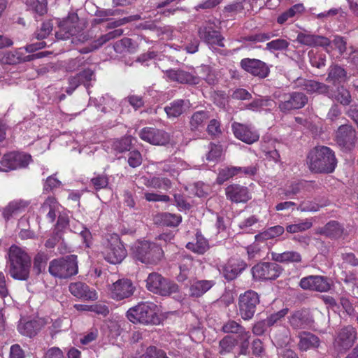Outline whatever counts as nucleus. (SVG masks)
Segmentation results:
<instances>
[{
	"label": "nucleus",
	"mask_w": 358,
	"mask_h": 358,
	"mask_svg": "<svg viewBox=\"0 0 358 358\" xmlns=\"http://www.w3.org/2000/svg\"><path fill=\"white\" fill-rule=\"evenodd\" d=\"M185 247L194 253L203 255L209 250L210 244L208 240L200 231H197L195 234L194 240L188 242Z\"/></svg>",
	"instance_id": "obj_28"
},
{
	"label": "nucleus",
	"mask_w": 358,
	"mask_h": 358,
	"mask_svg": "<svg viewBox=\"0 0 358 358\" xmlns=\"http://www.w3.org/2000/svg\"><path fill=\"white\" fill-rule=\"evenodd\" d=\"M310 170L315 173H331L336 165V158H310L307 162Z\"/></svg>",
	"instance_id": "obj_25"
},
{
	"label": "nucleus",
	"mask_w": 358,
	"mask_h": 358,
	"mask_svg": "<svg viewBox=\"0 0 358 358\" xmlns=\"http://www.w3.org/2000/svg\"><path fill=\"white\" fill-rule=\"evenodd\" d=\"M145 358H168V357L162 350H158L154 346H150L147 348Z\"/></svg>",
	"instance_id": "obj_64"
},
{
	"label": "nucleus",
	"mask_w": 358,
	"mask_h": 358,
	"mask_svg": "<svg viewBox=\"0 0 358 358\" xmlns=\"http://www.w3.org/2000/svg\"><path fill=\"white\" fill-rule=\"evenodd\" d=\"M298 86L308 94H317L334 98V92L331 87L323 83L313 80L299 78L297 80Z\"/></svg>",
	"instance_id": "obj_14"
},
{
	"label": "nucleus",
	"mask_w": 358,
	"mask_h": 358,
	"mask_svg": "<svg viewBox=\"0 0 358 358\" xmlns=\"http://www.w3.org/2000/svg\"><path fill=\"white\" fill-rule=\"evenodd\" d=\"M259 220L255 215H251L240 222L238 227L241 229L246 232H250L252 227L258 222Z\"/></svg>",
	"instance_id": "obj_60"
},
{
	"label": "nucleus",
	"mask_w": 358,
	"mask_h": 358,
	"mask_svg": "<svg viewBox=\"0 0 358 358\" xmlns=\"http://www.w3.org/2000/svg\"><path fill=\"white\" fill-rule=\"evenodd\" d=\"M304 10L303 4L299 3L292 6L287 10L282 13L277 18L278 24H284L288 19L293 17L298 13H301Z\"/></svg>",
	"instance_id": "obj_45"
},
{
	"label": "nucleus",
	"mask_w": 358,
	"mask_h": 358,
	"mask_svg": "<svg viewBox=\"0 0 358 358\" xmlns=\"http://www.w3.org/2000/svg\"><path fill=\"white\" fill-rule=\"evenodd\" d=\"M246 267L247 264L243 260L231 258L225 264L221 266L219 271L226 280H232L236 278Z\"/></svg>",
	"instance_id": "obj_20"
},
{
	"label": "nucleus",
	"mask_w": 358,
	"mask_h": 358,
	"mask_svg": "<svg viewBox=\"0 0 358 358\" xmlns=\"http://www.w3.org/2000/svg\"><path fill=\"white\" fill-rule=\"evenodd\" d=\"M289 323L294 329H303L306 325V319L303 313L298 310L290 316Z\"/></svg>",
	"instance_id": "obj_53"
},
{
	"label": "nucleus",
	"mask_w": 358,
	"mask_h": 358,
	"mask_svg": "<svg viewBox=\"0 0 358 358\" xmlns=\"http://www.w3.org/2000/svg\"><path fill=\"white\" fill-rule=\"evenodd\" d=\"M231 129L235 137L245 143L252 144L259 138V134L251 124L234 122Z\"/></svg>",
	"instance_id": "obj_13"
},
{
	"label": "nucleus",
	"mask_w": 358,
	"mask_h": 358,
	"mask_svg": "<svg viewBox=\"0 0 358 358\" xmlns=\"http://www.w3.org/2000/svg\"><path fill=\"white\" fill-rule=\"evenodd\" d=\"M91 183L95 190L99 191L108 187L109 178L105 174H98L91 179Z\"/></svg>",
	"instance_id": "obj_56"
},
{
	"label": "nucleus",
	"mask_w": 358,
	"mask_h": 358,
	"mask_svg": "<svg viewBox=\"0 0 358 358\" xmlns=\"http://www.w3.org/2000/svg\"><path fill=\"white\" fill-rule=\"evenodd\" d=\"M198 34L200 38L210 48L224 46V37L220 31L215 30L211 27L202 26L199 27Z\"/></svg>",
	"instance_id": "obj_23"
},
{
	"label": "nucleus",
	"mask_w": 358,
	"mask_h": 358,
	"mask_svg": "<svg viewBox=\"0 0 358 358\" xmlns=\"http://www.w3.org/2000/svg\"><path fill=\"white\" fill-rule=\"evenodd\" d=\"M241 66L248 73L260 78L267 77L270 73L268 65L257 59L245 58L241 61Z\"/></svg>",
	"instance_id": "obj_19"
},
{
	"label": "nucleus",
	"mask_w": 358,
	"mask_h": 358,
	"mask_svg": "<svg viewBox=\"0 0 358 358\" xmlns=\"http://www.w3.org/2000/svg\"><path fill=\"white\" fill-rule=\"evenodd\" d=\"M227 199L234 203H246L251 199L248 189L237 184L229 185L225 189Z\"/></svg>",
	"instance_id": "obj_26"
},
{
	"label": "nucleus",
	"mask_w": 358,
	"mask_h": 358,
	"mask_svg": "<svg viewBox=\"0 0 358 358\" xmlns=\"http://www.w3.org/2000/svg\"><path fill=\"white\" fill-rule=\"evenodd\" d=\"M69 290L75 297L85 301H94L98 298L97 293L83 282H71Z\"/></svg>",
	"instance_id": "obj_24"
},
{
	"label": "nucleus",
	"mask_w": 358,
	"mask_h": 358,
	"mask_svg": "<svg viewBox=\"0 0 358 358\" xmlns=\"http://www.w3.org/2000/svg\"><path fill=\"white\" fill-rule=\"evenodd\" d=\"M193 266V259L189 256H183L179 264L180 273L177 277L179 282L186 280Z\"/></svg>",
	"instance_id": "obj_42"
},
{
	"label": "nucleus",
	"mask_w": 358,
	"mask_h": 358,
	"mask_svg": "<svg viewBox=\"0 0 358 358\" xmlns=\"http://www.w3.org/2000/svg\"><path fill=\"white\" fill-rule=\"evenodd\" d=\"M169 81L176 82L180 84L196 85L199 84L201 77L194 71H188L181 69H171L164 71Z\"/></svg>",
	"instance_id": "obj_12"
},
{
	"label": "nucleus",
	"mask_w": 358,
	"mask_h": 358,
	"mask_svg": "<svg viewBox=\"0 0 358 358\" xmlns=\"http://www.w3.org/2000/svg\"><path fill=\"white\" fill-rule=\"evenodd\" d=\"M281 271V267L273 262L259 263L252 268L253 278L259 280H274L279 277Z\"/></svg>",
	"instance_id": "obj_11"
},
{
	"label": "nucleus",
	"mask_w": 358,
	"mask_h": 358,
	"mask_svg": "<svg viewBox=\"0 0 358 358\" xmlns=\"http://www.w3.org/2000/svg\"><path fill=\"white\" fill-rule=\"evenodd\" d=\"M31 162V158H0V171L26 168Z\"/></svg>",
	"instance_id": "obj_29"
},
{
	"label": "nucleus",
	"mask_w": 358,
	"mask_h": 358,
	"mask_svg": "<svg viewBox=\"0 0 358 358\" xmlns=\"http://www.w3.org/2000/svg\"><path fill=\"white\" fill-rule=\"evenodd\" d=\"M6 263L8 274L12 278L22 281L29 278L31 257L22 248L11 245L7 253Z\"/></svg>",
	"instance_id": "obj_1"
},
{
	"label": "nucleus",
	"mask_w": 358,
	"mask_h": 358,
	"mask_svg": "<svg viewBox=\"0 0 358 358\" xmlns=\"http://www.w3.org/2000/svg\"><path fill=\"white\" fill-rule=\"evenodd\" d=\"M44 52L25 55L22 48L0 52V63L3 65L15 66L35 60L44 57Z\"/></svg>",
	"instance_id": "obj_8"
},
{
	"label": "nucleus",
	"mask_w": 358,
	"mask_h": 358,
	"mask_svg": "<svg viewBox=\"0 0 358 358\" xmlns=\"http://www.w3.org/2000/svg\"><path fill=\"white\" fill-rule=\"evenodd\" d=\"M143 184L149 188L160 189L165 191L172 187L171 181L169 178L155 176L143 178Z\"/></svg>",
	"instance_id": "obj_35"
},
{
	"label": "nucleus",
	"mask_w": 358,
	"mask_h": 358,
	"mask_svg": "<svg viewBox=\"0 0 358 358\" xmlns=\"http://www.w3.org/2000/svg\"><path fill=\"white\" fill-rule=\"evenodd\" d=\"M236 345V340L231 336H224L219 343V352L226 355L231 352Z\"/></svg>",
	"instance_id": "obj_50"
},
{
	"label": "nucleus",
	"mask_w": 358,
	"mask_h": 358,
	"mask_svg": "<svg viewBox=\"0 0 358 358\" xmlns=\"http://www.w3.org/2000/svg\"><path fill=\"white\" fill-rule=\"evenodd\" d=\"M357 339L356 329L352 326H347L341 329L334 341V347L339 351L350 349Z\"/></svg>",
	"instance_id": "obj_16"
},
{
	"label": "nucleus",
	"mask_w": 358,
	"mask_h": 358,
	"mask_svg": "<svg viewBox=\"0 0 358 358\" xmlns=\"http://www.w3.org/2000/svg\"><path fill=\"white\" fill-rule=\"evenodd\" d=\"M162 222L167 227H177L182 221L180 215L169 213H163L161 215Z\"/></svg>",
	"instance_id": "obj_54"
},
{
	"label": "nucleus",
	"mask_w": 358,
	"mask_h": 358,
	"mask_svg": "<svg viewBox=\"0 0 358 358\" xmlns=\"http://www.w3.org/2000/svg\"><path fill=\"white\" fill-rule=\"evenodd\" d=\"M94 80L95 76L94 71L90 69H85L82 72L69 78V87L66 90V92L71 95L80 85H83L87 90H89L92 86V82Z\"/></svg>",
	"instance_id": "obj_17"
},
{
	"label": "nucleus",
	"mask_w": 358,
	"mask_h": 358,
	"mask_svg": "<svg viewBox=\"0 0 358 358\" xmlns=\"http://www.w3.org/2000/svg\"><path fill=\"white\" fill-rule=\"evenodd\" d=\"M25 3L29 9L41 16L45 15L48 11L47 0H26Z\"/></svg>",
	"instance_id": "obj_48"
},
{
	"label": "nucleus",
	"mask_w": 358,
	"mask_h": 358,
	"mask_svg": "<svg viewBox=\"0 0 358 358\" xmlns=\"http://www.w3.org/2000/svg\"><path fill=\"white\" fill-rule=\"evenodd\" d=\"M273 32H258L242 37L241 41L245 42L262 43L275 36Z\"/></svg>",
	"instance_id": "obj_46"
},
{
	"label": "nucleus",
	"mask_w": 358,
	"mask_h": 358,
	"mask_svg": "<svg viewBox=\"0 0 358 358\" xmlns=\"http://www.w3.org/2000/svg\"><path fill=\"white\" fill-rule=\"evenodd\" d=\"M146 288L162 296H169L178 292V285L164 278L161 274L153 272L148 275L146 279Z\"/></svg>",
	"instance_id": "obj_5"
},
{
	"label": "nucleus",
	"mask_w": 358,
	"mask_h": 358,
	"mask_svg": "<svg viewBox=\"0 0 358 358\" xmlns=\"http://www.w3.org/2000/svg\"><path fill=\"white\" fill-rule=\"evenodd\" d=\"M140 138L152 145H162L169 141V135L165 131L155 127H145L139 132Z\"/></svg>",
	"instance_id": "obj_18"
},
{
	"label": "nucleus",
	"mask_w": 358,
	"mask_h": 358,
	"mask_svg": "<svg viewBox=\"0 0 358 358\" xmlns=\"http://www.w3.org/2000/svg\"><path fill=\"white\" fill-rule=\"evenodd\" d=\"M348 80L346 71L338 64L331 65L328 69V75L326 80L334 85L345 83Z\"/></svg>",
	"instance_id": "obj_32"
},
{
	"label": "nucleus",
	"mask_w": 358,
	"mask_h": 358,
	"mask_svg": "<svg viewBox=\"0 0 358 358\" xmlns=\"http://www.w3.org/2000/svg\"><path fill=\"white\" fill-rule=\"evenodd\" d=\"M298 337L299 338L298 346L301 351L316 349L320 346L319 338L312 333L303 331L299 334Z\"/></svg>",
	"instance_id": "obj_30"
},
{
	"label": "nucleus",
	"mask_w": 358,
	"mask_h": 358,
	"mask_svg": "<svg viewBox=\"0 0 358 358\" xmlns=\"http://www.w3.org/2000/svg\"><path fill=\"white\" fill-rule=\"evenodd\" d=\"M40 324L36 320H29L27 322L20 321L17 329L19 332L28 337L34 336L40 330Z\"/></svg>",
	"instance_id": "obj_40"
},
{
	"label": "nucleus",
	"mask_w": 358,
	"mask_h": 358,
	"mask_svg": "<svg viewBox=\"0 0 358 358\" xmlns=\"http://www.w3.org/2000/svg\"><path fill=\"white\" fill-rule=\"evenodd\" d=\"M60 205L53 196H48L41 207L42 213H47V217L50 222H53L57 217V212L59 210Z\"/></svg>",
	"instance_id": "obj_33"
},
{
	"label": "nucleus",
	"mask_w": 358,
	"mask_h": 358,
	"mask_svg": "<svg viewBox=\"0 0 358 358\" xmlns=\"http://www.w3.org/2000/svg\"><path fill=\"white\" fill-rule=\"evenodd\" d=\"M29 205V201L25 200H15L9 203L3 211V216L6 220H8L13 214L18 213Z\"/></svg>",
	"instance_id": "obj_38"
},
{
	"label": "nucleus",
	"mask_w": 358,
	"mask_h": 358,
	"mask_svg": "<svg viewBox=\"0 0 358 358\" xmlns=\"http://www.w3.org/2000/svg\"><path fill=\"white\" fill-rule=\"evenodd\" d=\"M134 257L145 264H157L163 257L162 248L155 243L138 241L134 248Z\"/></svg>",
	"instance_id": "obj_3"
},
{
	"label": "nucleus",
	"mask_w": 358,
	"mask_h": 358,
	"mask_svg": "<svg viewBox=\"0 0 358 358\" xmlns=\"http://www.w3.org/2000/svg\"><path fill=\"white\" fill-rule=\"evenodd\" d=\"M48 271L51 275L61 279L76 275L78 272L77 256L71 255L52 260Z\"/></svg>",
	"instance_id": "obj_4"
},
{
	"label": "nucleus",
	"mask_w": 358,
	"mask_h": 358,
	"mask_svg": "<svg viewBox=\"0 0 358 358\" xmlns=\"http://www.w3.org/2000/svg\"><path fill=\"white\" fill-rule=\"evenodd\" d=\"M285 231L283 227L276 225L269 227L264 231L255 236L256 242H264L269 239H273L281 236Z\"/></svg>",
	"instance_id": "obj_39"
},
{
	"label": "nucleus",
	"mask_w": 358,
	"mask_h": 358,
	"mask_svg": "<svg viewBox=\"0 0 358 358\" xmlns=\"http://www.w3.org/2000/svg\"><path fill=\"white\" fill-rule=\"evenodd\" d=\"M272 257L275 262L284 264L301 263L302 261L301 254L292 250L282 253H273Z\"/></svg>",
	"instance_id": "obj_37"
},
{
	"label": "nucleus",
	"mask_w": 358,
	"mask_h": 358,
	"mask_svg": "<svg viewBox=\"0 0 358 358\" xmlns=\"http://www.w3.org/2000/svg\"><path fill=\"white\" fill-rule=\"evenodd\" d=\"M336 142L343 151L355 148L357 142L356 131L351 125H341L336 132Z\"/></svg>",
	"instance_id": "obj_10"
},
{
	"label": "nucleus",
	"mask_w": 358,
	"mask_h": 358,
	"mask_svg": "<svg viewBox=\"0 0 358 358\" xmlns=\"http://www.w3.org/2000/svg\"><path fill=\"white\" fill-rule=\"evenodd\" d=\"M185 101L177 99L169 103L164 108V110L169 117H179L184 112Z\"/></svg>",
	"instance_id": "obj_44"
},
{
	"label": "nucleus",
	"mask_w": 358,
	"mask_h": 358,
	"mask_svg": "<svg viewBox=\"0 0 358 358\" xmlns=\"http://www.w3.org/2000/svg\"><path fill=\"white\" fill-rule=\"evenodd\" d=\"M307 157H335V153L327 146L317 145L310 150Z\"/></svg>",
	"instance_id": "obj_52"
},
{
	"label": "nucleus",
	"mask_w": 358,
	"mask_h": 358,
	"mask_svg": "<svg viewBox=\"0 0 358 358\" xmlns=\"http://www.w3.org/2000/svg\"><path fill=\"white\" fill-rule=\"evenodd\" d=\"M135 287L129 279H120L112 285L110 295L113 299L122 300L133 295Z\"/></svg>",
	"instance_id": "obj_21"
},
{
	"label": "nucleus",
	"mask_w": 358,
	"mask_h": 358,
	"mask_svg": "<svg viewBox=\"0 0 358 358\" xmlns=\"http://www.w3.org/2000/svg\"><path fill=\"white\" fill-rule=\"evenodd\" d=\"M296 41L302 45L310 47H327L330 45V41L327 37L304 33H299L297 36Z\"/></svg>",
	"instance_id": "obj_27"
},
{
	"label": "nucleus",
	"mask_w": 358,
	"mask_h": 358,
	"mask_svg": "<svg viewBox=\"0 0 358 358\" xmlns=\"http://www.w3.org/2000/svg\"><path fill=\"white\" fill-rule=\"evenodd\" d=\"M222 331L226 334H238L240 337H250V333L238 322L233 320H229L224 323Z\"/></svg>",
	"instance_id": "obj_36"
},
{
	"label": "nucleus",
	"mask_w": 358,
	"mask_h": 358,
	"mask_svg": "<svg viewBox=\"0 0 358 358\" xmlns=\"http://www.w3.org/2000/svg\"><path fill=\"white\" fill-rule=\"evenodd\" d=\"M303 187L304 182L303 181L292 182L289 186L282 190V194H283L282 199L294 198Z\"/></svg>",
	"instance_id": "obj_47"
},
{
	"label": "nucleus",
	"mask_w": 358,
	"mask_h": 358,
	"mask_svg": "<svg viewBox=\"0 0 358 358\" xmlns=\"http://www.w3.org/2000/svg\"><path fill=\"white\" fill-rule=\"evenodd\" d=\"M128 320L134 324H157L159 317L157 306L151 302H141L130 308L127 312Z\"/></svg>",
	"instance_id": "obj_2"
},
{
	"label": "nucleus",
	"mask_w": 358,
	"mask_h": 358,
	"mask_svg": "<svg viewBox=\"0 0 358 358\" xmlns=\"http://www.w3.org/2000/svg\"><path fill=\"white\" fill-rule=\"evenodd\" d=\"M259 296L253 290H248L239 295L237 314L245 321L250 320L259 303Z\"/></svg>",
	"instance_id": "obj_6"
},
{
	"label": "nucleus",
	"mask_w": 358,
	"mask_h": 358,
	"mask_svg": "<svg viewBox=\"0 0 358 358\" xmlns=\"http://www.w3.org/2000/svg\"><path fill=\"white\" fill-rule=\"evenodd\" d=\"M289 45V42L283 38H277L268 42L266 45L265 50L273 52L274 51L286 50Z\"/></svg>",
	"instance_id": "obj_51"
},
{
	"label": "nucleus",
	"mask_w": 358,
	"mask_h": 358,
	"mask_svg": "<svg viewBox=\"0 0 358 358\" xmlns=\"http://www.w3.org/2000/svg\"><path fill=\"white\" fill-rule=\"evenodd\" d=\"M308 96L300 92H293L283 96V100L280 101L279 110L283 113H288L293 110L303 108L308 103Z\"/></svg>",
	"instance_id": "obj_9"
},
{
	"label": "nucleus",
	"mask_w": 358,
	"mask_h": 358,
	"mask_svg": "<svg viewBox=\"0 0 358 358\" xmlns=\"http://www.w3.org/2000/svg\"><path fill=\"white\" fill-rule=\"evenodd\" d=\"M337 94L334 93V98L332 99L338 101L342 105H349L351 102V96L350 92L343 87H338L337 88Z\"/></svg>",
	"instance_id": "obj_55"
},
{
	"label": "nucleus",
	"mask_w": 358,
	"mask_h": 358,
	"mask_svg": "<svg viewBox=\"0 0 358 358\" xmlns=\"http://www.w3.org/2000/svg\"><path fill=\"white\" fill-rule=\"evenodd\" d=\"M123 34L122 29H115L112 31H110L106 34L101 36L96 40H94L89 48H85L81 51L83 53H87L92 52L93 50H97L103 45L105 43L108 42L109 41L120 37Z\"/></svg>",
	"instance_id": "obj_31"
},
{
	"label": "nucleus",
	"mask_w": 358,
	"mask_h": 358,
	"mask_svg": "<svg viewBox=\"0 0 358 358\" xmlns=\"http://www.w3.org/2000/svg\"><path fill=\"white\" fill-rule=\"evenodd\" d=\"M48 257L43 252H38L34 258L33 271L36 275H39L45 268Z\"/></svg>",
	"instance_id": "obj_49"
},
{
	"label": "nucleus",
	"mask_w": 358,
	"mask_h": 358,
	"mask_svg": "<svg viewBox=\"0 0 358 358\" xmlns=\"http://www.w3.org/2000/svg\"><path fill=\"white\" fill-rule=\"evenodd\" d=\"M123 13L122 10L116 9H102L99 10L96 12V15L100 17L99 21L103 22L106 21L111 16H115L117 15H120Z\"/></svg>",
	"instance_id": "obj_59"
},
{
	"label": "nucleus",
	"mask_w": 358,
	"mask_h": 358,
	"mask_svg": "<svg viewBox=\"0 0 358 358\" xmlns=\"http://www.w3.org/2000/svg\"><path fill=\"white\" fill-rule=\"evenodd\" d=\"M343 233V227L336 221H330L325 224L322 234L330 238H338Z\"/></svg>",
	"instance_id": "obj_43"
},
{
	"label": "nucleus",
	"mask_w": 358,
	"mask_h": 358,
	"mask_svg": "<svg viewBox=\"0 0 358 358\" xmlns=\"http://www.w3.org/2000/svg\"><path fill=\"white\" fill-rule=\"evenodd\" d=\"M257 169L253 166L241 167L230 166L225 167L219 171L216 182L219 185L223 184L232 177L238 175H249L252 176L256 173Z\"/></svg>",
	"instance_id": "obj_22"
},
{
	"label": "nucleus",
	"mask_w": 358,
	"mask_h": 358,
	"mask_svg": "<svg viewBox=\"0 0 358 358\" xmlns=\"http://www.w3.org/2000/svg\"><path fill=\"white\" fill-rule=\"evenodd\" d=\"M299 285L303 289L319 292H326L331 289V283L329 279L322 275H308L302 278Z\"/></svg>",
	"instance_id": "obj_15"
},
{
	"label": "nucleus",
	"mask_w": 358,
	"mask_h": 358,
	"mask_svg": "<svg viewBox=\"0 0 358 358\" xmlns=\"http://www.w3.org/2000/svg\"><path fill=\"white\" fill-rule=\"evenodd\" d=\"M289 309L288 308H283L280 310V311L275 313L272 315H271L266 321L267 322V324L269 327L274 325L279 321L280 319L284 317L287 313H288Z\"/></svg>",
	"instance_id": "obj_63"
},
{
	"label": "nucleus",
	"mask_w": 358,
	"mask_h": 358,
	"mask_svg": "<svg viewBox=\"0 0 358 358\" xmlns=\"http://www.w3.org/2000/svg\"><path fill=\"white\" fill-rule=\"evenodd\" d=\"M52 30V23L50 20L43 22L41 28L36 31V35L38 39L46 38Z\"/></svg>",
	"instance_id": "obj_58"
},
{
	"label": "nucleus",
	"mask_w": 358,
	"mask_h": 358,
	"mask_svg": "<svg viewBox=\"0 0 358 358\" xmlns=\"http://www.w3.org/2000/svg\"><path fill=\"white\" fill-rule=\"evenodd\" d=\"M127 250L117 234H113L102 251L104 259L109 263H120L127 256Z\"/></svg>",
	"instance_id": "obj_7"
},
{
	"label": "nucleus",
	"mask_w": 358,
	"mask_h": 358,
	"mask_svg": "<svg viewBox=\"0 0 358 358\" xmlns=\"http://www.w3.org/2000/svg\"><path fill=\"white\" fill-rule=\"evenodd\" d=\"M310 62L313 66L321 69L326 65V56L324 54H317L311 55L310 52L308 53Z\"/></svg>",
	"instance_id": "obj_61"
},
{
	"label": "nucleus",
	"mask_w": 358,
	"mask_h": 358,
	"mask_svg": "<svg viewBox=\"0 0 358 358\" xmlns=\"http://www.w3.org/2000/svg\"><path fill=\"white\" fill-rule=\"evenodd\" d=\"M215 285L214 280H202L194 282L190 287L191 295L199 297L207 292Z\"/></svg>",
	"instance_id": "obj_41"
},
{
	"label": "nucleus",
	"mask_w": 358,
	"mask_h": 358,
	"mask_svg": "<svg viewBox=\"0 0 358 358\" xmlns=\"http://www.w3.org/2000/svg\"><path fill=\"white\" fill-rule=\"evenodd\" d=\"M43 358H66V357L59 348L51 347L44 352Z\"/></svg>",
	"instance_id": "obj_62"
},
{
	"label": "nucleus",
	"mask_w": 358,
	"mask_h": 358,
	"mask_svg": "<svg viewBox=\"0 0 358 358\" xmlns=\"http://www.w3.org/2000/svg\"><path fill=\"white\" fill-rule=\"evenodd\" d=\"M210 118V113L208 110H199L194 113L189 119V128L191 131L201 130L206 121Z\"/></svg>",
	"instance_id": "obj_34"
},
{
	"label": "nucleus",
	"mask_w": 358,
	"mask_h": 358,
	"mask_svg": "<svg viewBox=\"0 0 358 358\" xmlns=\"http://www.w3.org/2000/svg\"><path fill=\"white\" fill-rule=\"evenodd\" d=\"M131 144V142L129 137L122 138L114 142L113 149L118 153H122L130 150Z\"/></svg>",
	"instance_id": "obj_57"
}]
</instances>
